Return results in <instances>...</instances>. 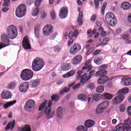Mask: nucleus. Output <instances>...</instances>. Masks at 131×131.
<instances>
[{"label": "nucleus", "mask_w": 131, "mask_h": 131, "mask_svg": "<svg viewBox=\"0 0 131 131\" xmlns=\"http://www.w3.org/2000/svg\"><path fill=\"white\" fill-rule=\"evenodd\" d=\"M124 99V96L123 95L119 94L118 96L115 97L113 100V104L114 105H117L122 102Z\"/></svg>", "instance_id": "nucleus-14"}, {"label": "nucleus", "mask_w": 131, "mask_h": 131, "mask_svg": "<svg viewBox=\"0 0 131 131\" xmlns=\"http://www.w3.org/2000/svg\"><path fill=\"white\" fill-rule=\"evenodd\" d=\"M108 41H109V38H108L107 37H106L104 39H103L102 42V45H103V46H106V45L108 43Z\"/></svg>", "instance_id": "nucleus-47"}, {"label": "nucleus", "mask_w": 131, "mask_h": 131, "mask_svg": "<svg viewBox=\"0 0 131 131\" xmlns=\"http://www.w3.org/2000/svg\"><path fill=\"white\" fill-rule=\"evenodd\" d=\"M99 106H100L103 110H105V109H106L108 106H109V102L104 101L100 103Z\"/></svg>", "instance_id": "nucleus-33"}, {"label": "nucleus", "mask_w": 131, "mask_h": 131, "mask_svg": "<svg viewBox=\"0 0 131 131\" xmlns=\"http://www.w3.org/2000/svg\"><path fill=\"white\" fill-rule=\"evenodd\" d=\"M47 17V12H43L41 13V18L45 19Z\"/></svg>", "instance_id": "nucleus-57"}, {"label": "nucleus", "mask_w": 131, "mask_h": 131, "mask_svg": "<svg viewBox=\"0 0 131 131\" xmlns=\"http://www.w3.org/2000/svg\"><path fill=\"white\" fill-rule=\"evenodd\" d=\"M7 32L9 38H11V39L16 38L18 35V30H17V27L13 25L7 27Z\"/></svg>", "instance_id": "nucleus-3"}, {"label": "nucleus", "mask_w": 131, "mask_h": 131, "mask_svg": "<svg viewBox=\"0 0 131 131\" xmlns=\"http://www.w3.org/2000/svg\"><path fill=\"white\" fill-rule=\"evenodd\" d=\"M51 16L52 19H53V20L54 19H56V13H55V11L52 10L51 11Z\"/></svg>", "instance_id": "nucleus-52"}, {"label": "nucleus", "mask_w": 131, "mask_h": 131, "mask_svg": "<svg viewBox=\"0 0 131 131\" xmlns=\"http://www.w3.org/2000/svg\"><path fill=\"white\" fill-rule=\"evenodd\" d=\"M21 131H31V128L29 125H26L21 128Z\"/></svg>", "instance_id": "nucleus-40"}, {"label": "nucleus", "mask_w": 131, "mask_h": 131, "mask_svg": "<svg viewBox=\"0 0 131 131\" xmlns=\"http://www.w3.org/2000/svg\"><path fill=\"white\" fill-rule=\"evenodd\" d=\"M82 61L81 55H76L73 59L72 63L74 65H78Z\"/></svg>", "instance_id": "nucleus-18"}, {"label": "nucleus", "mask_w": 131, "mask_h": 131, "mask_svg": "<svg viewBox=\"0 0 131 131\" xmlns=\"http://www.w3.org/2000/svg\"><path fill=\"white\" fill-rule=\"evenodd\" d=\"M128 92V88H123V89L119 90L118 92V94L119 95H123V96L124 94H127Z\"/></svg>", "instance_id": "nucleus-36"}, {"label": "nucleus", "mask_w": 131, "mask_h": 131, "mask_svg": "<svg viewBox=\"0 0 131 131\" xmlns=\"http://www.w3.org/2000/svg\"><path fill=\"white\" fill-rule=\"evenodd\" d=\"M101 50H97L93 52V55L96 56V55H98V54H100L101 53Z\"/></svg>", "instance_id": "nucleus-59"}, {"label": "nucleus", "mask_w": 131, "mask_h": 131, "mask_svg": "<svg viewBox=\"0 0 131 131\" xmlns=\"http://www.w3.org/2000/svg\"><path fill=\"white\" fill-rule=\"evenodd\" d=\"M16 85H17V82L13 81L8 84L7 86V88L9 90H12V89H14V88H16Z\"/></svg>", "instance_id": "nucleus-31"}, {"label": "nucleus", "mask_w": 131, "mask_h": 131, "mask_svg": "<svg viewBox=\"0 0 131 131\" xmlns=\"http://www.w3.org/2000/svg\"><path fill=\"white\" fill-rule=\"evenodd\" d=\"M38 13H39V9L35 8L33 10L32 15V16H33V17H36V16L38 15Z\"/></svg>", "instance_id": "nucleus-37"}, {"label": "nucleus", "mask_w": 131, "mask_h": 131, "mask_svg": "<svg viewBox=\"0 0 131 131\" xmlns=\"http://www.w3.org/2000/svg\"><path fill=\"white\" fill-rule=\"evenodd\" d=\"M41 2V0H36L35 2V6L37 7V8H38L39 6L40 5V3Z\"/></svg>", "instance_id": "nucleus-54"}, {"label": "nucleus", "mask_w": 131, "mask_h": 131, "mask_svg": "<svg viewBox=\"0 0 131 131\" xmlns=\"http://www.w3.org/2000/svg\"><path fill=\"white\" fill-rule=\"evenodd\" d=\"M96 86H95V83L91 82L88 84L86 86V89H90V90H94Z\"/></svg>", "instance_id": "nucleus-42"}, {"label": "nucleus", "mask_w": 131, "mask_h": 131, "mask_svg": "<svg viewBox=\"0 0 131 131\" xmlns=\"http://www.w3.org/2000/svg\"><path fill=\"white\" fill-rule=\"evenodd\" d=\"M75 74V71L74 70H72L68 72L67 74L63 75L62 77L64 78H66V77H71L72 76H73V75H74Z\"/></svg>", "instance_id": "nucleus-30"}, {"label": "nucleus", "mask_w": 131, "mask_h": 131, "mask_svg": "<svg viewBox=\"0 0 131 131\" xmlns=\"http://www.w3.org/2000/svg\"><path fill=\"white\" fill-rule=\"evenodd\" d=\"M77 21L79 25H82V18L78 17Z\"/></svg>", "instance_id": "nucleus-60"}, {"label": "nucleus", "mask_w": 131, "mask_h": 131, "mask_svg": "<svg viewBox=\"0 0 131 131\" xmlns=\"http://www.w3.org/2000/svg\"><path fill=\"white\" fill-rule=\"evenodd\" d=\"M100 97L99 96V95L98 94H94L93 97V100L95 101H99L100 99Z\"/></svg>", "instance_id": "nucleus-53"}, {"label": "nucleus", "mask_w": 131, "mask_h": 131, "mask_svg": "<svg viewBox=\"0 0 131 131\" xmlns=\"http://www.w3.org/2000/svg\"><path fill=\"white\" fill-rule=\"evenodd\" d=\"M23 47L25 50H30L31 46L29 40H28V36H26L23 40Z\"/></svg>", "instance_id": "nucleus-13"}, {"label": "nucleus", "mask_w": 131, "mask_h": 131, "mask_svg": "<svg viewBox=\"0 0 131 131\" xmlns=\"http://www.w3.org/2000/svg\"><path fill=\"white\" fill-rule=\"evenodd\" d=\"M15 122L16 121L15 120H13L12 121L8 123L5 127V130H9V129L13 130L14 129V127H15Z\"/></svg>", "instance_id": "nucleus-20"}, {"label": "nucleus", "mask_w": 131, "mask_h": 131, "mask_svg": "<svg viewBox=\"0 0 131 131\" xmlns=\"http://www.w3.org/2000/svg\"><path fill=\"white\" fill-rule=\"evenodd\" d=\"M96 18H97V15H96V14H93L91 16V21H96Z\"/></svg>", "instance_id": "nucleus-61"}, {"label": "nucleus", "mask_w": 131, "mask_h": 131, "mask_svg": "<svg viewBox=\"0 0 131 131\" xmlns=\"http://www.w3.org/2000/svg\"><path fill=\"white\" fill-rule=\"evenodd\" d=\"M99 2H103V0H94L95 9H99Z\"/></svg>", "instance_id": "nucleus-45"}, {"label": "nucleus", "mask_w": 131, "mask_h": 131, "mask_svg": "<svg viewBox=\"0 0 131 131\" xmlns=\"http://www.w3.org/2000/svg\"><path fill=\"white\" fill-rule=\"evenodd\" d=\"M115 17V15H114V14L111 12H108L105 15V20L106 22H111V20H113V18Z\"/></svg>", "instance_id": "nucleus-22"}, {"label": "nucleus", "mask_w": 131, "mask_h": 131, "mask_svg": "<svg viewBox=\"0 0 131 131\" xmlns=\"http://www.w3.org/2000/svg\"><path fill=\"white\" fill-rule=\"evenodd\" d=\"M39 83H40V79H35L34 81H33L31 83V88H36V86H37V85H38Z\"/></svg>", "instance_id": "nucleus-26"}, {"label": "nucleus", "mask_w": 131, "mask_h": 131, "mask_svg": "<svg viewBox=\"0 0 131 131\" xmlns=\"http://www.w3.org/2000/svg\"><path fill=\"white\" fill-rule=\"evenodd\" d=\"M120 112H124L125 111V105L121 104L120 106Z\"/></svg>", "instance_id": "nucleus-49"}, {"label": "nucleus", "mask_w": 131, "mask_h": 131, "mask_svg": "<svg viewBox=\"0 0 131 131\" xmlns=\"http://www.w3.org/2000/svg\"><path fill=\"white\" fill-rule=\"evenodd\" d=\"M53 31H54V28H53V26L48 25L45 26L43 29V34L48 36V35H50Z\"/></svg>", "instance_id": "nucleus-12"}, {"label": "nucleus", "mask_w": 131, "mask_h": 131, "mask_svg": "<svg viewBox=\"0 0 131 131\" xmlns=\"http://www.w3.org/2000/svg\"><path fill=\"white\" fill-rule=\"evenodd\" d=\"M1 97L2 99H4L5 100L11 99V98H12V93L9 91H3L1 93Z\"/></svg>", "instance_id": "nucleus-16"}, {"label": "nucleus", "mask_w": 131, "mask_h": 131, "mask_svg": "<svg viewBox=\"0 0 131 131\" xmlns=\"http://www.w3.org/2000/svg\"><path fill=\"white\" fill-rule=\"evenodd\" d=\"M126 111L128 115H129V116H131V106L127 107Z\"/></svg>", "instance_id": "nucleus-55"}, {"label": "nucleus", "mask_w": 131, "mask_h": 131, "mask_svg": "<svg viewBox=\"0 0 131 131\" xmlns=\"http://www.w3.org/2000/svg\"><path fill=\"white\" fill-rule=\"evenodd\" d=\"M103 76L99 77L97 81V83L98 84H102V83H105L106 81L108 80V76L103 75Z\"/></svg>", "instance_id": "nucleus-21"}, {"label": "nucleus", "mask_w": 131, "mask_h": 131, "mask_svg": "<svg viewBox=\"0 0 131 131\" xmlns=\"http://www.w3.org/2000/svg\"><path fill=\"white\" fill-rule=\"evenodd\" d=\"M26 14V6L24 4L19 5L15 10V15L18 18L24 17Z\"/></svg>", "instance_id": "nucleus-5"}, {"label": "nucleus", "mask_w": 131, "mask_h": 131, "mask_svg": "<svg viewBox=\"0 0 131 131\" xmlns=\"http://www.w3.org/2000/svg\"><path fill=\"white\" fill-rule=\"evenodd\" d=\"M93 69V66L89 64L88 66L86 67H83L82 68L83 70H86L87 72H89V71H91Z\"/></svg>", "instance_id": "nucleus-39"}, {"label": "nucleus", "mask_w": 131, "mask_h": 131, "mask_svg": "<svg viewBox=\"0 0 131 131\" xmlns=\"http://www.w3.org/2000/svg\"><path fill=\"white\" fill-rule=\"evenodd\" d=\"M79 79H81V83H84L85 81H88L91 79V77L88 76V74H84L82 75V77L80 78Z\"/></svg>", "instance_id": "nucleus-24"}, {"label": "nucleus", "mask_w": 131, "mask_h": 131, "mask_svg": "<svg viewBox=\"0 0 131 131\" xmlns=\"http://www.w3.org/2000/svg\"><path fill=\"white\" fill-rule=\"evenodd\" d=\"M121 84L123 85L128 86L131 84V78L129 77H124L121 79Z\"/></svg>", "instance_id": "nucleus-17"}, {"label": "nucleus", "mask_w": 131, "mask_h": 131, "mask_svg": "<svg viewBox=\"0 0 131 131\" xmlns=\"http://www.w3.org/2000/svg\"><path fill=\"white\" fill-rule=\"evenodd\" d=\"M77 130L78 131H86V128L83 126H79L77 127Z\"/></svg>", "instance_id": "nucleus-46"}, {"label": "nucleus", "mask_w": 131, "mask_h": 131, "mask_svg": "<svg viewBox=\"0 0 131 131\" xmlns=\"http://www.w3.org/2000/svg\"><path fill=\"white\" fill-rule=\"evenodd\" d=\"M96 25L97 26H98V27H100V26H102V22L100 21H96Z\"/></svg>", "instance_id": "nucleus-64"}, {"label": "nucleus", "mask_w": 131, "mask_h": 131, "mask_svg": "<svg viewBox=\"0 0 131 131\" xmlns=\"http://www.w3.org/2000/svg\"><path fill=\"white\" fill-rule=\"evenodd\" d=\"M32 77H33V72L29 69H25L20 73V78L23 80H29Z\"/></svg>", "instance_id": "nucleus-4"}, {"label": "nucleus", "mask_w": 131, "mask_h": 131, "mask_svg": "<svg viewBox=\"0 0 131 131\" xmlns=\"http://www.w3.org/2000/svg\"><path fill=\"white\" fill-rule=\"evenodd\" d=\"M10 4V0H4V3L3 4V6L4 7H9Z\"/></svg>", "instance_id": "nucleus-51"}, {"label": "nucleus", "mask_w": 131, "mask_h": 131, "mask_svg": "<svg viewBox=\"0 0 131 131\" xmlns=\"http://www.w3.org/2000/svg\"><path fill=\"white\" fill-rule=\"evenodd\" d=\"M78 35V30L76 29H73L69 34V40L68 42L67 46L68 47H70L74 42V38H76Z\"/></svg>", "instance_id": "nucleus-6"}, {"label": "nucleus", "mask_w": 131, "mask_h": 131, "mask_svg": "<svg viewBox=\"0 0 131 131\" xmlns=\"http://www.w3.org/2000/svg\"><path fill=\"white\" fill-rule=\"evenodd\" d=\"M96 92L97 93H103L104 92V87L103 86H98L96 88Z\"/></svg>", "instance_id": "nucleus-43"}, {"label": "nucleus", "mask_w": 131, "mask_h": 131, "mask_svg": "<svg viewBox=\"0 0 131 131\" xmlns=\"http://www.w3.org/2000/svg\"><path fill=\"white\" fill-rule=\"evenodd\" d=\"M94 63L97 64V65H100V64H102V59L100 58H96L94 60Z\"/></svg>", "instance_id": "nucleus-41"}, {"label": "nucleus", "mask_w": 131, "mask_h": 131, "mask_svg": "<svg viewBox=\"0 0 131 131\" xmlns=\"http://www.w3.org/2000/svg\"><path fill=\"white\" fill-rule=\"evenodd\" d=\"M78 100L81 101H86L88 100V97L83 94H79L77 96Z\"/></svg>", "instance_id": "nucleus-32"}, {"label": "nucleus", "mask_w": 131, "mask_h": 131, "mask_svg": "<svg viewBox=\"0 0 131 131\" xmlns=\"http://www.w3.org/2000/svg\"><path fill=\"white\" fill-rule=\"evenodd\" d=\"M123 39H124L125 43L129 44L131 42V40H129V36L127 34H125L122 35Z\"/></svg>", "instance_id": "nucleus-34"}, {"label": "nucleus", "mask_w": 131, "mask_h": 131, "mask_svg": "<svg viewBox=\"0 0 131 131\" xmlns=\"http://www.w3.org/2000/svg\"><path fill=\"white\" fill-rule=\"evenodd\" d=\"M1 39L2 43H0V50L3 48H6L10 45V40L8 38V36L5 34H3L1 36Z\"/></svg>", "instance_id": "nucleus-9"}, {"label": "nucleus", "mask_w": 131, "mask_h": 131, "mask_svg": "<svg viewBox=\"0 0 131 131\" xmlns=\"http://www.w3.org/2000/svg\"><path fill=\"white\" fill-rule=\"evenodd\" d=\"M108 25H110V26H115L116 24H117V20H116V18H115V16L113 18V20H111V21L107 23Z\"/></svg>", "instance_id": "nucleus-35"}, {"label": "nucleus", "mask_w": 131, "mask_h": 131, "mask_svg": "<svg viewBox=\"0 0 131 131\" xmlns=\"http://www.w3.org/2000/svg\"><path fill=\"white\" fill-rule=\"evenodd\" d=\"M131 8V5L129 2H123L121 5V8L123 10V11H128Z\"/></svg>", "instance_id": "nucleus-19"}, {"label": "nucleus", "mask_w": 131, "mask_h": 131, "mask_svg": "<svg viewBox=\"0 0 131 131\" xmlns=\"http://www.w3.org/2000/svg\"><path fill=\"white\" fill-rule=\"evenodd\" d=\"M68 16V8L67 7L61 8L59 12V16L60 19H65Z\"/></svg>", "instance_id": "nucleus-11"}, {"label": "nucleus", "mask_w": 131, "mask_h": 131, "mask_svg": "<svg viewBox=\"0 0 131 131\" xmlns=\"http://www.w3.org/2000/svg\"><path fill=\"white\" fill-rule=\"evenodd\" d=\"M35 107V102L32 99L28 100L25 104V109L27 111H31L34 109Z\"/></svg>", "instance_id": "nucleus-10"}, {"label": "nucleus", "mask_w": 131, "mask_h": 131, "mask_svg": "<svg viewBox=\"0 0 131 131\" xmlns=\"http://www.w3.org/2000/svg\"><path fill=\"white\" fill-rule=\"evenodd\" d=\"M118 50V49H117V48L114 47L113 48L112 52L113 53H114V54H116V53H117Z\"/></svg>", "instance_id": "nucleus-63"}, {"label": "nucleus", "mask_w": 131, "mask_h": 131, "mask_svg": "<svg viewBox=\"0 0 131 131\" xmlns=\"http://www.w3.org/2000/svg\"><path fill=\"white\" fill-rule=\"evenodd\" d=\"M84 124L86 127H88L89 128H90V127H93V126L95 125V121L92 120H87L85 122Z\"/></svg>", "instance_id": "nucleus-23"}, {"label": "nucleus", "mask_w": 131, "mask_h": 131, "mask_svg": "<svg viewBox=\"0 0 131 131\" xmlns=\"http://www.w3.org/2000/svg\"><path fill=\"white\" fill-rule=\"evenodd\" d=\"M28 86H29V83H28V82L21 83L19 88L20 92H21V93H26L28 89Z\"/></svg>", "instance_id": "nucleus-15"}, {"label": "nucleus", "mask_w": 131, "mask_h": 131, "mask_svg": "<svg viewBox=\"0 0 131 131\" xmlns=\"http://www.w3.org/2000/svg\"><path fill=\"white\" fill-rule=\"evenodd\" d=\"M82 73H83V71L81 70L78 71V72H77L78 76H77V78L78 79H79L82 77L81 74H82Z\"/></svg>", "instance_id": "nucleus-48"}, {"label": "nucleus", "mask_w": 131, "mask_h": 131, "mask_svg": "<svg viewBox=\"0 0 131 131\" xmlns=\"http://www.w3.org/2000/svg\"><path fill=\"white\" fill-rule=\"evenodd\" d=\"M102 98L105 100H111L113 98V95L110 93H106L102 95Z\"/></svg>", "instance_id": "nucleus-27"}, {"label": "nucleus", "mask_w": 131, "mask_h": 131, "mask_svg": "<svg viewBox=\"0 0 131 131\" xmlns=\"http://www.w3.org/2000/svg\"><path fill=\"white\" fill-rule=\"evenodd\" d=\"M51 100H49L48 103V101L45 100L39 106V111H42V110L45 109V112L47 116L50 115V113H51V111L52 110L51 107L53 105V101H52L58 102V100H59V95L57 94L52 95L51 97ZM47 103H48V106H47Z\"/></svg>", "instance_id": "nucleus-1"}, {"label": "nucleus", "mask_w": 131, "mask_h": 131, "mask_svg": "<svg viewBox=\"0 0 131 131\" xmlns=\"http://www.w3.org/2000/svg\"><path fill=\"white\" fill-rule=\"evenodd\" d=\"M34 34L35 37L36 38H38L39 37V30H34Z\"/></svg>", "instance_id": "nucleus-50"}, {"label": "nucleus", "mask_w": 131, "mask_h": 131, "mask_svg": "<svg viewBox=\"0 0 131 131\" xmlns=\"http://www.w3.org/2000/svg\"><path fill=\"white\" fill-rule=\"evenodd\" d=\"M106 6H107V3H104L101 8V14L102 15L105 14V9H106Z\"/></svg>", "instance_id": "nucleus-44"}, {"label": "nucleus", "mask_w": 131, "mask_h": 131, "mask_svg": "<svg viewBox=\"0 0 131 131\" xmlns=\"http://www.w3.org/2000/svg\"><path fill=\"white\" fill-rule=\"evenodd\" d=\"M81 50V45L78 43H75L70 49V53L71 55H76Z\"/></svg>", "instance_id": "nucleus-8"}, {"label": "nucleus", "mask_w": 131, "mask_h": 131, "mask_svg": "<svg viewBox=\"0 0 131 131\" xmlns=\"http://www.w3.org/2000/svg\"><path fill=\"white\" fill-rule=\"evenodd\" d=\"M16 102V100L8 102L7 103L4 104V108H5V109H7V108L11 107V106H13V105L15 104Z\"/></svg>", "instance_id": "nucleus-28"}, {"label": "nucleus", "mask_w": 131, "mask_h": 131, "mask_svg": "<svg viewBox=\"0 0 131 131\" xmlns=\"http://www.w3.org/2000/svg\"><path fill=\"white\" fill-rule=\"evenodd\" d=\"M103 111L104 110L100 105H99L96 110V113L97 114H101V113H102Z\"/></svg>", "instance_id": "nucleus-38"}, {"label": "nucleus", "mask_w": 131, "mask_h": 131, "mask_svg": "<svg viewBox=\"0 0 131 131\" xmlns=\"http://www.w3.org/2000/svg\"><path fill=\"white\" fill-rule=\"evenodd\" d=\"M95 70H92L89 73V76L90 77V78H91L92 76L95 74Z\"/></svg>", "instance_id": "nucleus-62"}, {"label": "nucleus", "mask_w": 131, "mask_h": 131, "mask_svg": "<svg viewBox=\"0 0 131 131\" xmlns=\"http://www.w3.org/2000/svg\"><path fill=\"white\" fill-rule=\"evenodd\" d=\"M63 113V110L61 106H59L57 108L56 114L58 118L61 119L62 118Z\"/></svg>", "instance_id": "nucleus-29"}, {"label": "nucleus", "mask_w": 131, "mask_h": 131, "mask_svg": "<svg viewBox=\"0 0 131 131\" xmlns=\"http://www.w3.org/2000/svg\"><path fill=\"white\" fill-rule=\"evenodd\" d=\"M61 68L63 71H67V70L71 69V64L63 63L61 65Z\"/></svg>", "instance_id": "nucleus-25"}, {"label": "nucleus", "mask_w": 131, "mask_h": 131, "mask_svg": "<svg viewBox=\"0 0 131 131\" xmlns=\"http://www.w3.org/2000/svg\"><path fill=\"white\" fill-rule=\"evenodd\" d=\"M108 68L107 64H102L98 68V71L96 72L95 74V76L96 77H99L100 76H102V75H106L107 74V72L106 71Z\"/></svg>", "instance_id": "nucleus-7"}, {"label": "nucleus", "mask_w": 131, "mask_h": 131, "mask_svg": "<svg viewBox=\"0 0 131 131\" xmlns=\"http://www.w3.org/2000/svg\"><path fill=\"white\" fill-rule=\"evenodd\" d=\"M80 83H78L76 84L75 86L73 87V90H76L77 89H79V86H80Z\"/></svg>", "instance_id": "nucleus-58"}, {"label": "nucleus", "mask_w": 131, "mask_h": 131, "mask_svg": "<svg viewBox=\"0 0 131 131\" xmlns=\"http://www.w3.org/2000/svg\"><path fill=\"white\" fill-rule=\"evenodd\" d=\"M54 51L55 52H60L61 51V48H60L59 46H55L54 48Z\"/></svg>", "instance_id": "nucleus-56"}, {"label": "nucleus", "mask_w": 131, "mask_h": 131, "mask_svg": "<svg viewBox=\"0 0 131 131\" xmlns=\"http://www.w3.org/2000/svg\"><path fill=\"white\" fill-rule=\"evenodd\" d=\"M45 61L42 58L39 57L35 58L32 63V68L33 71L37 72V71H40L43 67L45 66Z\"/></svg>", "instance_id": "nucleus-2"}]
</instances>
